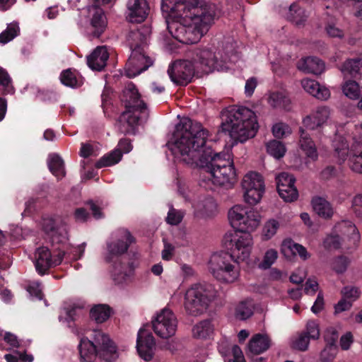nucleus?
I'll use <instances>...</instances> for the list:
<instances>
[{
    "mask_svg": "<svg viewBox=\"0 0 362 362\" xmlns=\"http://www.w3.org/2000/svg\"><path fill=\"white\" fill-rule=\"evenodd\" d=\"M207 137L208 132L200 123L184 118L175 127L170 150L191 168L204 169L214 185L231 186L236 182L233 161L228 153L214 154L206 146Z\"/></svg>",
    "mask_w": 362,
    "mask_h": 362,
    "instance_id": "1",
    "label": "nucleus"
},
{
    "mask_svg": "<svg viewBox=\"0 0 362 362\" xmlns=\"http://www.w3.org/2000/svg\"><path fill=\"white\" fill-rule=\"evenodd\" d=\"M161 10L169 16L167 28L172 37L187 45L199 41L216 14L214 4L198 6L197 0H162Z\"/></svg>",
    "mask_w": 362,
    "mask_h": 362,
    "instance_id": "2",
    "label": "nucleus"
},
{
    "mask_svg": "<svg viewBox=\"0 0 362 362\" xmlns=\"http://www.w3.org/2000/svg\"><path fill=\"white\" fill-rule=\"evenodd\" d=\"M231 226L236 230L234 233L226 234L223 243L237 262L247 259L250 254L252 238L250 234L259 224V213L242 205H235L228 211Z\"/></svg>",
    "mask_w": 362,
    "mask_h": 362,
    "instance_id": "3",
    "label": "nucleus"
},
{
    "mask_svg": "<svg viewBox=\"0 0 362 362\" xmlns=\"http://www.w3.org/2000/svg\"><path fill=\"white\" fill-rule=\"evenodd\" d=\"M222 131L233 140L232 144L243 143L255 136L259 128L254 112L245 107H233L222 123Z\"/></svg>",
    "mask_w": 362,
    "mask_h": 362,
    "instance_id": "4",
    "label": "nucleus"
},
{
    "mask_svg": "<svg viewBox=\"0 0 362 362\" xmlns=\"http://www.w3.org/2000/svg\"><path fill=\"white\" fill-rule=\"evenodd\" d=\"M122 101L125 110L119 118V130L125 134H135V127L140 122L146 121L148 110L146 104L141 99V95L135 85L130 83L123 90Z\"/></svg>",
    "mask_w": 362,
    "mask_h": 362,
    "instance_id": "5",
    "label": "nucleus"
},
{
    "mask_svg": "<svg viewBox=\"0 0 362 362\" xmlns=\"http://www.w3.org/2000/svg\"><path fill=\"white\" fill-rule=\"evenodd\" d=\"M190 55L206 74L215 70L223 71L228 62H234L238 57L237 45L233 39H228L223 42L221 50L218 53L208 48H197Z\"/></svg>",
    "mask_w": 362,
    "mask_h": 362,
    "instance_id": "6",
    "label": "nucleus"
},
{
    "mask_svg": "<svg viewBox=\"0 0 362 362\" xmlns=\"http://www.w3.org/2000/svg\"><path fill=\"white\" fill-rule=\"evenodd\" d=\"M215 296L214 286L207 283L197 284L189 288L185 297V309L192 316H199L208 308Z\"/></svg>",
    "mask_w": 362,
    "mask_h": 362,
    "instance_id": "7",
    "label": "nucleus"
},
{
    "mask_svg": "<svg viewBox=\"0 0 362 362\" xmlns=\"http://www.w3.org/2000/svg\"><path fill=\"white\" fill-rule=\"evenodd\" d=\"M239 263L229 252L214 253L209 261V270L217 280L232 283L238 277Z\"/></svg>",
    "mask_w": 362,
    "mask_h": 362,
    "instance_id": "8",
    "label": "nucleus"
},
{
    "mask_svg": "<svg viewBox=\"0 0 362 362\" xmlns=\"http://www.w3.org/2000/svg\"><path fill=\"white\" fill-rule=\"evenodd\" d=\"M187 53V59H180L174 62L168 68V74L171 81L178 86H186L191 82L194 75L195 68L202 69L200 65L192 58L191 52Z\"/></svg>",
    "mask_w": 362,
    "mask_h": 362,
    "instance_id": "9",
    "label": "nucleus"
},
{
    "mask_svg": "<svg viewBox=\"0 0 362 362\" xmlns=\"http://www.w3.org/2000/svg\"><path fill=\"white\" fill-rule=\"evenodd\" d=\"M244 199L250 205L259 202L264 192V183L262 175L255 172L246 174L242 181Z\"/></svg>",
    "mask_w": 362,
    "mask_h": 362,
    "instance_id": "10",
    "label": "nucleus"
},
{
    "mask_svg": "<svg viewBox=\"0 0 362 362\" xmlns=\"http://www.w3.org/2000/svg\"><path fill=\"white\" fill-rule=\"evenodd\" d=\"M117 238L107 243V255L105 259L111 262L115 257H119L124 254L131 244L136 242L135 238L126 228H119L117 232Z\"/></svg>",
    "mask_w": 362,
    "mask_h": 362,
    "instance_id": "11",
    "label": "nucleus"
},
{
    "mask_svg": "<svg viewBox=\"0 0 362 362\" xmlns=\"http://www.w3.org/2000/svg\"><path fill=\"white\" fill-rule=\"evenodd\" d=\"M152 324L153 331L158 336L168 339L175 334L177 320L170 309L164 308L157 315Z\"/></svg>",
    "mask_w": 362,
    "mask_h": 362,
    "instance_id": "12",
    "label": "nucleus"
},
{
    "mask_svg": "<svg viewBox=\"0 0 362 362\" xmlns=\"http://www.w3.org/2000/svg\"><path fill=\"white\" fill-rule=\"evenodd\" d=\"M152 64L153 61L146 55L145 49H132L125 66L126 75L129 78H134L148 69Z\"/></svg>",
    "mask_w": 362,
    "mask_h": 362,
    "instance_id": "13",
    "label": "nucleus"
},
{
    "mask_svg": "<svg viewBox=\"0 0 362 362\" xmlns=\"http://www.w3.org/2000/svg\"><path fill=\"white\" fill-rule=\"evenodd\" d=\"M64 256V252L59 251L56 255H52L46 247L37 248L35 253V266L40 275L45 274L51 268L61 264Z\"/></svg>",
    "mask_w": 362,
    "mask_h": 362,
    "instance_id": "14",
    "label": "nucleus"
},
{
    "mask_svg": "<svg viewBox=\"0 0 362 362\" xmlns=\"http://www.w3.org/2000/svg\"><path fill=\"white\" fill-rule=\"evenodd\" d=\"M92 342L98 349L99 356L106 361L115 360L117 356V347L109 337L100 330L93 332Z\"/></svg>",
    "mask_w": 362,
    "mask_h": 362,
    "instance_id": "15",
    "label": "nucleus"
},
{
    "mask_svg": "<svg viewBox=\"0 0 362 362\" xmlns=\"http://www.w3.org/2000/svg\"><path fill=\"white\" fill-rule=\"evenodd\" d=\"M132 149L131 141L128 139H122L119 140L117 148L103 156L96 163L97 168H101L105 166L115 165L122 159L123 153H127Z\"/></svg>",
    "mask_w": 362,
    "mask_h": 362,
    "instance_id": "16",
    "label": "nucleus"
},
{
    "mask_svg": "<svg viewBox=\"0 0 362 362\" xmlns=\"http://www.w3.org/2000/svg\"><path fill=\"white\" fill-rule=\"evenodd\" d=\"M156 342L151 333L144 329H140L138 332L136 348L139 356L146 361L153 358Z\"/></svg>",
    "mask_w": 362,
    "mask_h": 362,
    "instance_id": "17",
    "label": "nucleus"
},
{
    "mask_svg": "<svg viewBox=\"0 0 362 362\" xmlns=\"http://www.w3.org/2000/svg\"><path fill=\"white\" fill-rule=\"evenodd\" d=\"M88 13L90 18V25L92 28V35L95 37H99L104 33L107 21L104 11L97 5L88 7Z\"/></svg>",
    "mask_w": 362,
    "mask_h": 362,
    "instance_id": "18",
    "label": "nucleus"
},
{
    "mask_svg": "<svg viewBox=\"0 0 362 362\" xmlns=\"http://www.w3.org/2000/svg\"><path fill=\"white\" fill-rule=\"evenodd\" d=\"M150 34L149 28L146 26H141L139 28L130 30L127 34V40L131 50L145 49Z\"/></svg>",
    "mask_w": 362,
    "mask_h": 362,
    "instance_id": "19",
    "label": "nucleus"
},
{
    "mask_svg": "<svg viewBox=\"0 0 362 362\" xmlns=\"http://www.w3.org/2000/svg\"><path fill=\"white\" fill-rule=\"evenodd\" d=\"M128 18L131 22L141 23L147 17L149 6L146 0H129Z\"/></svg>",
    "mask_w": 362,
    "mask_h": 362,
    "instance_id": "20",
    "label": "nucleus"
},
{
    "mask_svg": "<svg viewBox=\"0 0 362 362\" xmlns=\"http://www.w3.org/2000/svg\"><path fill=\"white\" fill-rule=\"evenodd\" d=\"M347 164L355 173L362 174V140L354 139L349 150Z\"/></svg>",
    "mask_w": 362,
    "mask_h": 362,
    "instance_id": "21",
    "label": "nucleus"
},
{
    "mask_svg": "<svg viewBox=\"0 0 362 362\" xmlns=\"http://www.w3.org/2000/svg\"><path fill=\"white\" fill-rule=\"evenodd\" d=\"M132 272V263L124 262L122 258H117L113 264L111 276L115 284H122L127 281Z\"/></svg>",
    "mask_w": 362,
    "mask_h": 362,
    "instance_id": "22",
    "label": "nucleus"
},
{
    "mask_svg": "<svg viewBox=\"0 0 362 362\" xmlns=\"http://www.w3.org/2000/svg\"><path fill=\"white\" fill-rule=\"evenodd\" d=\"M329 117V108L325 106L319 107L303 119V124L308 129L314 130L325 123Z\"/></svg>",
    "mask_w": 362,
    "mask_h": 362,
    "instance_id": "23",
    "label": "nucleus"
},
{
    "mask_svg": "<svg viewBox=\"0 0 362 362\" xmlns=\"http://www.w3.org/2000/svg\"><path fill=\"white\" fill-rule=\"evenodd\" d=\"M43 230L51 237L52 243H62L67 238L66 227L63 225H57L53 219L45 220Z\"/></svg>",
    "mask_w": 362,
    "mask_h": 362,
    "instance_id": "24",
    "label": "nucleus"
},
{
    "mask_svg": "<svg viewBox=\"0 0 362 362\" xmlns=\"http://www.w3.org/2000/svg\"><path fill=\"white\" fill-rule=\"evenodd\" d=\"M109 54L104 47H98L87 57V64L92 70L101 71L106 66Z\"/></svg>",
    "mask_w": 362,
    "mask_h": 362,
    "instance_id": "25",
    "label": "nucleus"
},
{
    "mask_svg": "<svg viewBox=\"0 0 362 362\" xmlns=\"http://www.w3.org/2000/svg\"><path fill=\"white\" fill-rule=\"evenodd\" d=\"M301 85L307 93L317 99L327 100L330 96L329 90L325 87L320 86L319 83L315 80L309 78L303 79Z\"/></svg>",
    "mask_w": 362,
    "mask_h": 362,
    "instance_id": "26",
    "label": "nucleus"
},
{
    "mask_svg": "<svg viewBox=\"0 0 362 362\" xmlns=\"http://www.w3.org/2000/svg\"><path fill=\"white\" fill-rule=\"evenodd\" d=\"M299 145L302 151L306 156L313 160H316L318 157L316 146L310 134L303 128H300Z\"/></svg>",
    "mask_w": 362,
    "mask_h": 362,
    "instance_id": "27",
    "label": "nucleus"
},
{
    "mask_svg": "<svg viewBox=\"0 0 362 362\" xmlns=\"http://www.w3.org/2000/svg\"><path fill=\"white\" fill-rule=\"evenodd\" d=\"M298 68L305 72L317 75L324 71L325 63L317 57H308L302 60Z\"/></svg>",
    "mask_w": 362,
    "mask_h": 362,
    "instance_id": "28",
    "label": "nucleus"
},
{
    "mask_svg": "<svg viewBox=\"0 0 362 362\" xmlns=\"http://www.w3.org/2000/svg\"><path fill=\"white\" fill-rule=\"evenodd\" d=\"M281 252L285 256L289 257L290 253L293 255H298L303 260L309 258L306 248L303 245L294 243L292 240H285L281 246Z\"/></svg>",
    "mask_w": 362,
    "mask_h": 362,
    "instance_id": "29",
    "label": "nucleus"
},
{
    "mask_svg": "<svg viewBox=\"0 0 362 362\" xmlns=\"http://www.w3.org/2000/svg\"><path fill=\"white\" fill-rule=\"evenodd\" d=\"M270 346V340L266 335L255 334L249 341L248 348L251 353L260 354L267 351Z\"/></svg>",
    "mask_w": 362,
    "mask_h": 362,
    "instance_id": "30",
    "label": "nucleus"
},
{
    "mask_svg": "<svg viewBox=\"0 0 362 362\" xmlns=\"http://www.w3.org/2000/svg\"><path fill=\"white\" fill-rule=\"evenodd\" d=\"M314 211L324 218H329L333 215V209L330 204L322 197H316L312 201Z\"/></svg>",
    "mask_w": 362,
    "mask_h": 362,
    "instance_id": "31",
    "label": "nucleus"
},
{
    "mask_svg": "<svg viewBox=\"0 0 362 362\" xmlns=\"http://www.w3.org/2000/svg\"><path fill=\"white\" fill-rule=\"evenodd\" d=\"M112 309L105 304L94 305L90 310V317L97 323L105 322L110 317Z\"/></svg>",
    "mask_w": 362,
    "mask_h": 362,
    "instance_id": "32",
    "label": "nucleus"
},
{
    "mask_svg": "<svg viewBox=\"0 0 362 362\" xmlns=\"http://www.w3.org/2000/svg\"><path fill=\"white\" fill-rule=\"evenodd\" d=\"M81 358L85 361H89L93 357L99 355L98 349L91 340L82 339L78 346Z\"/></svg>",
    "mask_w": 362,
    "mask_h": 362,
    "instance_id": "33",
    "label": "nucleus"
},
{
    "mask_svg": "<svg viewBox=\"0 0 362 362\" xmlns=\"http://www.w3.org/2000/svg\"><path fill=\"white\" fill-rule=\"evenodd\" d=\"M48 167L52 173L58 177V179L63 178L66 175L64 161L57 154H52L49 156Z\"/></svg>",
    "mask_w": 362,
    "mask_h": 362,
    "instance_id": "34",
    "label": "nucleus"
},
{
    "mask_svg": "<svg viewBox=\"0 0 362 362\" xmlns=\"http://www.w3.org/2000/svg\"><path fill=\"white\" fill-rule=\"evenodd\" d=\"M361 67H362V54L357 58L345 61L340 67V70L344 76H355Z\"/></svg>",
    "mask_w": 362,
    "mask_h": 362,
    "instance_id": "35",
    "label": "nucleus"
},
{
    "mask_svg": "<svg viewBox=\"0 0 362 362\" xmlns=\"http://www.w3.org/2000/svg\"><path fill=\"white\" fill-rule=\"evenodd\" d=\"M287 19L296 25H302L307 19L305 11L298 4H293L290 6Z\"/></svg>",
    "mask_w": 362,
    "mask_h": 362,
    "instance_id": "36",
    "label": "nucleus"
},
{
    "mask_svg": "<svg viewBox=\"0 0 362 362\" xmlns=\"http://www.w3.org/2000/svg\"><path fill=\"white\" fill-rule=\"evenodd\" d=\"M254 304L252 300H246L241 301L235 308V317L245 320L253 315Z\"/></svg>",
    "mask_w": 362,
    "mask_h": 362,
    "instance_id": "37",
    "label": "nucleus"
},
{
    "mask_svg": "<svg viewBox=\"0 0 362 362\" xmlns=\"http://www.w3.org/2000/svg\"><path fill=\"white\" fill-rule=\"evenodd\" d=\"M268 103L274 108L288 110L290 105V99L283 93L274 92L269 95Z\"/></svg>",
    "mask_w": 362,
    "mask_h": 362,
    "instance_id": "38",
    "label": "nucleus"
},
{
    "mask_svg": "<svg viewBox=\"0 0 362 362\" xmlns=\"http://www.w3.org/2000/svg\"><path fill=\"white\" fill-rule=\"evenodd\" d=\"M333 146L336 156L341 162L344 163L349 156L350 148L346 139L341 136L336 137L333 141Z\"/></svg>",
    "mask_w": 362,
    "mask_h": 362,
    "instance_id": "39",
    "label": "nucleus"
},
{
    "mask_svg": "<svg viewBox=\"0 0 362 362\" xmlns=\"http://www.w3.org/2000/svg\"><path fill=\"white\" fill-rule=\"evenodd\" d=\"M213 332L211 322L209 320H203L192 328V334L196 338H206Z\"/></svg>",
    "mask_w": 362,
    "mask_h": 362,
    "instance_id": "40",
    "label": "nucleus"
},
{
    "mask_svg": "<svg viewBox=\"0 0 362 362\" xmlns=\"http://www.w3.org/2000/svg\"><path fill=\"white\" fill-rule=\"evenodd\" d=\"M279 196L285 201L291 202L298 197V192L294 185H282L277 189Z\"/></svg>",
    "mask_w": 362,
    "mask_h": 362,
    "instance_id": "41",
    "label": "nucleus"
},
{
    "mask_svg": "<svg viewBox=\"0 0 362 362\" xmlns=\"http://www.w3.org/2000/svg\"><path fill=\"white\" fill-rule=\"evenodd\" d=\"M197 209L204 216H210L216 210V204L212 197H206L197 205Z\"/></svg>",
    "mask_w": 362,
    "mask_h": 362,
    "instance_id": "42",
    "label": "nucleus"
},
{
    "mask_svg": "<svg viewBox=\"0 0 362 362\" xmlns=\"http://www.w3.org/2000/svg\"><path fill=\"white\" fill-rule=\"evenodd\" d=\"M267 151L269 154L279 159L284 156L286 148L282 142L273 140L267 144Z\"/></svg>",
    "mask_w": 362,
    "mask_h": 362,
    "instance_id": "43",
    "label": "nucleus"
},
{
    "mask_svg": "<svg viewBox=\"0 0 362 362\" xmlns=\"http://www.w3.org/2000/svg\"><path fill=\"white\" fill-rule=\"evenodd\" d=\"M19 27L17 23H10L6 30L0 34V43L6 44L18 35Z\"/></svg>",
    "mask_w": 362,
    "mask_h": 362,
    "instance_id": "44",
    "label": "nucleus"
},
{
    "mask_svg": "<svg viewBox=\"0 0 362 362\" xmlns=\"http://www.w3.org/2000/svg\"><path fill=\"white\" fill-rule=\"evenodd\" d=\"M310 339H317L320 337V327L316 321H308L305 329L303 332Z\"/></svg>",
    "mask_w": 362,
    "mask_h": 362,
    "instance_id": "45",
    "label": "nucleus"
},
{
    "mask_svg": "<svg viewBox=\"0 0 362 362\" xmlns=\"http://www.w3.org/2000/svg\"><path fill=\"white\" fill-rule=\"evenodd\" d=\"M343 92L348 98L356 99L360 95L358 84L356 81H349L343 87Z\"/></svg>",
    "mask_w": 362,
    "mask_h": 362,
    "instance_id": "46",
    "label": "nucleus"
},
{
    "mask_svg": "<svg viewBox=\"0 0 362 362\" xmlns=\"http://www.w3.org/2000/svg\"><path fill=\"white\" fill-rule=\"evenodd\" d=\"M278 257L277 251L274 249L268 250L264 256L262 262L259 267L263 269H267L275 262Z\"/></svg>",
    "mask_w": 362,
    "mask_h": 362,
    "instance_id": "47",
    "label": "nucleus"
},
{
    "mask_svg": "<svg viewBox=\"0 0 362 362\" xmlns=\"http://www.w3.org/2000/svg\"><path fill=\"white\" fill-rule=\"evenodd\" d=\"M60 80L62 83L66 86L74 88L78 86V80L71 69H66L62 71L60 76Z\"/></svg>",
    "mask_w": 362,
    "mask_h": 362,
    "instance_id": "48",
    "label": "nucleus"
},
{
    "mask_svg": "<svg viewBox=\"0 0 362 362\" xmlns=\"http://www.w3.org/2000/svg\"><path fill=\"white\" fill-rule=\"evenodd\" d=\"M279 228V223L277 221L274 219H271L268 221L263 228L262 233L264 238L266 240L270 239L276 234Z\"/></svg>",
    "mask_w": 362,
    "mask_h": 362,
    "instance_id": "49",
    "label": "nucleus"
},
{
    "mask_svg": "<svg viewBox=\"0 0 362 362\" xmlns=\"http://www.w3.org/2000/svg\"><path fill=\"white\" fill-rule=\"evenodd\" d=\"M0 86L4 88V93H13L11 78L6 70L0 66Z\"/></svg>",
    "mask_w": 362,
    "mask_h": 362,
    "instance_id": "50",
    "label": "nucleus"
},
{
    "mask_svg": "<svg viewBox=\"0 0 362 362\" xmlns=\"http://www.w3.org/2000/svg\"><path fill=\"white\" fill-rule=\"evenodd\" d=\"M273 135L278 139H281L291 133L288 125L283 122L275 124L272 127Z\"/></svg>",
    "mask_w": 362,
    "mask_h": 362,
    "instance_id": "51",
    "label": "nucleus"
},
{
    "mask_svg": "<svg viewBox=\"0 0 362 362\" xmlns=\"http://www.w3.org/2000/svg\"><path fill=\"white\" fill-rule=\"evenodd\" d=\"M337 353V346H327L321 351L320 354V360L321 362L332 361Z\"/></svg>",
    "mask_w": 362,
    "mask_h": 362,
    "instance_id": "52",
    "label": "nucleus"
},
{
    "mask_svg": "<svg viewBox=\"0 0 362 362\" xmlns=\"http://www.w3.org/2000/svg\"><path fill=\"white\" fill-rule=\"evenodd\" d=\"M339 338V334L334 327L327 328L324 334L325 341L327 346H337V341Z\"/></svg>",
    "mask_w": 362,
    "mask_h": 362,
    "instance_id": "53",
    "label": "nucleus"
},
{
    "mask_svg": "<svg viewBox=\"0 0 362 362\" xmlns=\"http://www.w3.org/2000/svg\"><path fill=\"white\" fill-rule=\"evenodd\" d=\"M184 216V212L180 210H177L174 208H170L168 213V216L166 218V221L168 223L173 226H176L179 224Z\"/></svg>",
    "mask_w": 362,
    "mask_h": 362,
    "instance_id": "54",
    "label": "nucleus"
},
{
    "mask_svg": "<svg viewBox=\"0 0 362 362\" xmlns=\"http://www.w3.org/2000/svg\"><path fill=\"white\" fill-rule=\"evenodd\" d=\"M349 264V260L347 257L340 256L336 258L332 263V268L337 273H344Z\"/></svg>",
    "mask_w": 362,
    "mask_h": 362,
    "instance_id": "55",
    "label": "nucleus"
},
{
    "mask_svg": "<svg viewBox=\"0 0 362 362\" xmlns=\"http://www.w3.org/2000/svg\"><path fill=\"white\" fill-rule=\"evenodd\" d=\"M276 187L277 189L282 185H294L296 182L295 177L293 175L288 173H281L276 177Z\"/></svg>",
    "mask_w": 362,
    "mask_h": 362,
    "instance_id": "56",
    "label": "nucleus"
},
{
    "mask_svg": "<svg viewBox=\"0 0 362 362\" xmlns=\"http://www.w3.org/2000/svg\"><path fill=\"white\" fill-rule=\"evenodd\" d=\"M310 339L304 334L301 332L298 337L293 342V347L300 351H306L308 348Z\"/></svg>",
    "mask_w": 362,
    "mask_h": 362,
    "instance_id": "57",
    "label": "nucleus"
},
{
    "mask_svg": "<svg viewBox=\"0 0 362 362\" xmlns=\"http://www.w3.org/2000/svg\"><path fill=\"white\" fill-rule=\"evenodd\" d=\"M324 245L329 250L338 249L341 245V238L338 235H330L324 240Z\"/></svg>",
    "mask_w": 362,
    "mask_h": 362,
    "instance_id": "58",
    "label": "nucleus"
},
{
    "mask_svg": "<svg viewBox=\"0 0 362 362\" xmlns=\"http://www.w3.org/2000/svg\"><path fill=\"white\" fill-rule=\"evenodd\" d=\"M351 211L356 216L362 218V194H357L353 198Z\"/></svg>",
    "mask_w": 362,
    "mask_h": 362,
    "instance_id": "59",
    "label": "nucleus"
},
{
    "mask_svg": "<svg viewBox=\"0 0 362 362\" xmlns=\"http://www.w3.org/2000/svg\"><path fill=\"white\" fill-rule=\"evenodd\" d=\"M341 294L344 298L354 301L359 297L360 291L356 287L346 286L341 290Z\"/></svg>",
    "mask_w": 362,
    "mask_h": 362,
    "instance_id": "60",
    "label": "nucleus"
},
{
    "mask_svg": "<svg viewBox=\"0 0 362 362\" xmlns=\"http://www.w3.org/2000/svg\"><path fill=\"white\" fill-rule=\"evenodd\" d=\"M325 29L327 35L331 37H338L341 39L344 36L343 30L336 27L334 25L329 24L326 26Z\"/></svg>",
    "mask_w": 362,
    "mask_h": 362,
    "instance_id": "61",
    "label": "nucleus"
},
{
    "mask_svg": "<svg viewBox=\"0 0 362 362\" xmlns=\"http://www.w3.org/2000/svg\"><path fill=\"white\" fill-rule=\"evenodd\" d=\"M83 307L78 305H69L67 308H65V312L67 315L68 320L74 321L75 320V316L78 315V311L82 310Z\"/></svg>",
    "mask_w": 362,
    "mask_h": 362,
    "instance_id": "62",
    "label": "nucleus"
},
{
    "mask_svg": "<svg viewBox=\"0 0 362 362\" xmlns=\"http://www.w3.org/2000/svg\"><path fill=\"white\" fill-rule=\"evenodd\" d=\"M353 341V335L351 332H346L345 334L342 335L339 341L341 349L345 351L349 349Z\"/></svg>",
    "mask_w": 362,
    "mask_h": 362,
    "instance_id": "63",
    "label": "nucleus"
},
{
    "mask_svg": "<svg viewBox=\"0 0 362 362\" xmlns=\"http://www.w3.org/2000/svg\"><path fill=\"white\" fill-rule=\"evenodd\" d=\"M352 303L347 301L345 298L340 300L337 304L334 306V313L337 314L345 310H348L351 308Z\"/></svg>",
    "mask_w": 362,
    "mask_h": 362,
    "instance_id": "64",
    "label": "nucleus"
}]
</instances>
